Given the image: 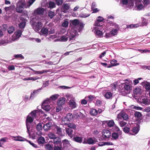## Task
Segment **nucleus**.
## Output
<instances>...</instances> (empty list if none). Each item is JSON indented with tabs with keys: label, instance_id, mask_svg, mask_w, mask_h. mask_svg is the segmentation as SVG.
<instances>
[{
	"label": "nucleus",
	"instance_id": "nucleus-1",
	"mask_svg": "<svg viewBox=\"0 0 150 150\" xmlns=\"http://www.w3.org/2000/svg\"><path fill=\"white\" fill-rule=\"evenodd\" d=\"M39 111L37 110H35L30 113L27 117L26 119V125L27 128V132L30 133V124L33 122L34 120L36 119L38 116L40 114Z\"/></svg>",
	"mask_w": 150,
	"mask_h": 150
},
{
	"label": "nucleus",
	"instance_id": "nucleus-2",
	"mask_svg": "<svg viewBox=\"0 0 150 150\" xmlns=\"http://www.w3.org/2000/svg\"><path fill=\"white\" fill-rule=\"evenodd\" d=\"M35 1V0H19L17 4L16 11L18 13H21L23 10V8H29Z\"/></svg>",
	"mask_w": 150,
	"mask_h": 150
},
{
	"label": "nucleus",
	"instance_id": "nucleus-3",
	"mask_svg": "<svg viewBox=\"0 0 150 150\" xmlns=\"http://www.w3.org/2000/svg\"><path fill=\"white\" fill-rule=\"evenodd\" d=\"M77 34V30L74 28H72L70 31H68L67 34L62 36L59 39H57V41L65 42L67 40L68 38L69 40L74 39V38Z\"/></svg>",
	"mask_w": 150,
	"mask_h": 150
},
{
	"label": "nucleus",
	"instance_id": "nucleus-4",
	"mask_svg": "<svg viewBox=\"0 0 150 150\" xmlns=\"http://www.w3.org/2000/svg\"><path fill=\"white\" fill-rule=\"evenodd\" d=\"M105 26H95L93 29V31L95 32L96 35L99 37H101L103 36V34L105 31V30L104 29Z\"/></svg>",
	"mask_w": 150,
	"mask_h": 150
},
{
	"label": "nucleus",
	"instance_id": "nucleus-5",
	"mask_svg": "<svg viewBox=\"0 0 150 150\" xmlns=\"http://www.w3.org/2000/svg\"><path fill=\"white\" fill-rule=\"evenodd\" d=\"M138 101L140 103L143 104L145 105L150 104V91L149 95L146 96H141L138 99Z\"/></svg>",
	"mask_w": 150,
	"mask_h": 150
},
{
	"label": "nucleus",
	"instance_id": "nucleus-6",
	"mask_svg": "<svg viewBox=\"0 0 150 150\" xmlns=\"http://www.w3.org/2000/svg\"><path fill=\"white\" fill-rule=\"evenodd\" d=\"M52 106L49 98H47L43 102L42 108L44 110L47 112L52 108Z\"/></svg>",
	"mask_w": 150,
	"mask_h": 150
},
{
	"label": "nucleus",
	"instance_id": "nucleus-7",
	"mask_svg": "<svg viewBox=\"0 0 150 150\" xmlns=\"http://www.w3.org/2000/svg\"><path fill=\"white\" fill-rule=\"evenodd\" d=\"M123 86L124 90L122 91V94L123 96H125L130 93L132 89V87L131 85L128 83H125Z\"/></svg>",
	"mask_w": 150,
	"mask_h": 150
},
{
	"label": "nucleus",
	"instance_id": "nucleus-8",
	"mask_svg": "<svg viewBox=\"0 0 150 150\" xmlns=\"http://www.w3.org/2000/svg\"><path fill=\"white\" fill-rule=\"evenodd\" d=\"M65 99L63 97L59 98L57 102V112H59L62 109V105L65 102Z\"/></svg>",
	"mask_w": 150,
	"mask_h": 150
},
{
	"label": "nucleus",
	"instance_id": "nucleus-9",
	"mask_svg": "<svg viewBox=\"0 0 150 150\" xmlns=\"http://www.w3.org/2000/svg\"><path fill=\"white\" fill-rule=\"evenodd\" d=\"M13 140L14 141H28L23 138L20 136H10L9 138L8 137H4L2 138L0 141H6L8 140Z\"/></svg>",
	"mask_w": 150,
	"mask_h": 150
},
{
	"label": "nucleus",
	"instance_id": "nucleus-10",
	"mask_svg": "<svg viewBox=\"0 0 150 150\" xmlns=\"http://www.w3.org/2000/svg\"><path fill=\"white\" fill-rule=\"evenodd\" d=\"M70 141H57V144L63 143L64 150H71L72 146L70 144Z\"/></svg>",
	"mask_w": 150,
	"mask_h": 150
},
{
	"label": "nucleus",
	"instance_id": "nucleus-11",
	"mask_svg": "<svg viewBox=\"0 0 150 150\" xmlns=\"http://www.w3.org/2000/svg\"><path fill=\"white\" fill-rule=\"evenodd\" d=\"M42 26V24L41 22H37L34 23L33 28L35 31L37 32L40 29Z\"/></svg>",
	"mask_w": 150,
	"mask_h": 150
},
{
	"label": "nucleus",
	"instance_id": "nucleus-12",
	"mask_svg": "<svg viewBox=\"0 0 150 150\" xmlns=\"http://www.w3.org/2000/svg\"><path fill=\"white\" fill-rule=\"evenodd\" d=\"M103 18L100 16H99L97 21L95 22L94 23V26H99L100 27L101 26H105L103 25Z\"/></svg>",
	"mask_w": 150,
	"mask_h": 150
},
{
	"label": "nucleus",
	"instance_id": "nucleus-13",
	"mask_svg": "<svg viewBox=\"0 0 150 150\" xmlns=\"http://www.w3.org/2000/svg\"><path fill=\"white\" fill-rule=\"evenodd\" d=\"M70 9V5L69 4L66 3L63 4L61 8V11L66 13L69 11Z\"/></svg>",
	"mask_w": 150,
	"mask_h": 150
},
{
	"label": "nucleus",
	"instance_id": "nucleus-14",
	"mask_svg": "<svg viewBox=\"0 0 150 150\" xmlns=\"http://www.w3.org/2000/svg\"><path fill=\"white\" fill-rule=\"evenodd\" d=\"M45 11V9L42 8H38L34 10L33 14L36 15H37L42 14Z\"/></svg>",
	"mask_w": 150,
	"mask_h": 150
},
{
	"label": "nucleus",
	"instance_id": "nucleus-15",
	"mask_svg": "<svg viewBox=\"0 0 150 150\" xmlns=\"http://www.w3.org/2000/svg\"><path fill=\"white\" fill-rule=\"evenodd\" d=\"M103 137L105 138H108L111 135L110 132L109 130L106 129L103 130L102 132Z\"/></svg>",
	"mask_w": 150,
	"mask_h": 150
},
{
	"label": "nucleus",
	"instance_id": "nucleus-16",
	"mask_svg": "<svg viewBox=\"0 0 150 150\" xmlns=\"http://www.w3.org/2000/svg\"><path fill=\"white\" fill-rule=\"evenodd\" d=\"M15 8V6L14 5H11L9 7H5L4 8V9L7 13L10 14L11 13Z\"/></svg>",
	"mask_w": 150,
	"mask_h": 150
},
{
	"label": "nucleus",
	"instance_id": "nucleus-17",
	"mask_svg": "<svg viewBox=\"0 0 150 150\" xmlns=\"http://www.w3.org/2000/svg\"><path fill=\"white\" fill-rule=\"evenodd\" d=\"M143 91L140 87L136 88L133 91V93L134 95L139 96L142 93Z\"/></svg>",
	"mask_w": 150,
	"mask_h": 150
},
{
	"label": "nucleus",
	"instance_id": "nucleus-18",
	"mask_svg": "<svg viewBox=\"0 0 150 150\" xmlns=\"http://www.w3.org/2000/svg\"><path fill=\"white\" fill-rule=\"evenodd\" d=\"M120 116L122 117L123 119L125 120H127L128 119V115L125 113H123L122 112H120L118 115L117 118L118 120L120 118Z\"/></svg>",
	"mask_w": 150,
	"mask_h": 150
},
{
	"label": "nucleus",
	"instance_id": "nucleus-19",
	"mask_svg": "<svg viewBox=\"0 0 150 150\" xmlns=\"http://www.w3.org/2000/svg\"><path fill=\"white\" fill-rule=\"evenodd\" d=\"M48 32V29L47 28L44 27L42 29L39 34L40 35H44L46 36L47 35Z\"/></svg>",
	"mask_w": 150,
	"mask_h": 150
},
{
	"label": "nucleus",
	"instance_id": "nucleus-20",
	"mask_svg": "<svg viewBox=\"0 0 150 150\" xmlns=\"http://www.w3.org/2000/svg\"><path fill=\"white\" fill-rule=\"evenodd\" d=\"M99 145V146H102L106 145L108 146L112 145H113L114 144L112 142L110 141H107L105 142H103V141L102 142L100 141Z\"/></svg>",
	"mask_w": 150,
	"mask_h": 150
},
{
	"label": "nucleus",
	"instance_id": "nucleus-21",
	"mask_svg": "<svg viewBox=\"0 0 150 150\" xmlns=\"http://www.w3.org/2000/svg\"><path fill=\"white\" fill-rule=\"evenodd\" d=\"M40 112L41 113L42 115L43 116H44L45 117V118H43L42 119V122H47V123H50L49 122V120H50V118L48 117H47L46 118L45 117H47V115L44 113L43 111H42V110H41L40 111Z\"/></svg>",
	"mask_w": 150,
	"mask_h": 150
},
{
	"label": "nucleus",
	"instance_id": "nucleus-22",
	"mask_svg": "<svg viewBox=\"0 0 150 150\" xmlns=\"http://www.w3.org/2000/svg\"><path fill=\"white\" fill-rule=\"evenodd\" d=\"M142 84L143 86H144L147 90H150V83L147 81H144L142 82Z\"/></svg>",
	"mask_w": 150,
	"mask_h": 150
},
{
	"label": "nucleus",
	"instance_id": "nucleus-23",
	"mask_svg": "<svg viewBox=\"0 0 150 150\" xmlns=\"http://www.w3.org/2000/svg\"><path fill=\"white\" fill-rule=\"evenodd\" d=\"M77 142L81 143L84 144H89L90 145H93L95 144L96 142H98V141H75Z\"/></svg>",
	"mask_w": 150,
	"mask_h": 150
},
{
	"label": "nucleus",
	"instance_id": "nucleus-24",
	"mask_svg": "<svg viewBox=\"0 0 150 150\" xmlns=\"http://www.w3.org/2000/svg\"><path fill=\"white\" fill-rule=\"evenodd\" d=\"M139 130V128L137 127H134L132 130L130 132L129 134L132 135H134L137 134Z\"/></svg>",
	"mask_w": 150,
	"mask_h": 150
},
{
	"label": "nucleus",
	"instance_id": "nucleus-25",
	"mask_svg": "<svg viewBox=\"0 0 150 150\" xmlns=\"http://www.w3.org/2000/svg\"><path fill=\"white\" fill-rule=\"evenodd\" d=\"M52 125V124L51 123H47L45 124L44 125L43 128L45 131H47L50 129Z\"/></svg>",
	"mask_w": 150,
	"mask_h": 150
},
{
	"label": "nucleus",
	"instance_id": "nucleus-26",
	"mask_svg": "<svg viewBox=\"0 0 150 150\" xmlns=\"http://www.w3.org/2000/svg\"><path fill=\"white\" fill-rule=\"evenodd\" d=\"M112 131L117 132L119 135H121L122 133V131L120 130L119 127L115 125L113 127Z\"/></svg>",
	"mask_w": 150,
	"mask_h": 150
},
{
	"label": "nucleus",
	"instance_id": "nucleus-27",
	"mask_svg": "<svg viewBox=\"0 0 150 150\" xmlns=\"http://www.w3.org/2000/svg\"><path fill=\"white\" fill-rule=\"evenodd\" d=\"M73 118V116L72 114L69 113L67 114L65 117V119L67 121L70 122Z\"/></svg>",
	"mask_w": 150,
	"mask_h": 150
},
{
	"label": "nucleus",
	"instance_id": "nucleus-28",
	"mask_svg": "<svg viewBox=\"0 0 150 150\" xmlns=\"http://www.w3.org/2000/svg\"><path fill=\"white\" fill-rule=\"evenodd\" d=\"M66 132L67 134H68L69 137L71 138L73 137V135L72 134L73 130L71 128H66Z\"/></svg>",
	"mask_w": 150,
	"mask_h": 150
},
{
	"label": "nucleus",
	"instance_id": "nucleus-29",
	"mask_svg": "<svg viewBox=\"0 0 150 150\" xmlns=\"http://www.w3.org/2000/svg\"><path fill=\"white\" fill-rule=\"evenodd\" d=\"M105 122L107 124L108 126L110 127H113L115 125V123L113 120L106 121Z\"/></svg>",
	"mask_w": 150,
	"mask_h": 150
},
{
	"label": "nucleus",
	"instance_id": "nucleus-30",
	"mask_svg": "<svg viewBox=\"0 0 150 150\" xmlns=\"http://www.w3.org/2000/svg\"><path fill=\"white\" fill-rule=\"evenodd\" d=\"M69 106L72 108H74L76 107V103L73 100H71L69 101Z\"/></svg>",
	"mask_w": 150,
	"mask_h": 150
},
{
	"label": "nucleus",
	"instance_id": "nucleus-31",
	"mask_svg": "<svg viewBox=\"0 0 150 150\" xmlns=\"http://www.w3.org/2000/svg\"><path fill=\"white\" fill-rule=\"evenodd\" d=\"M117 61L116 60L114 59L112 60L110 62L111 65H109L107 67L108 68H110L112 66L118 65L119 64H117Z\"/></svg>",
	"mask_w": 150,
	"mask_h": 150
},
{
	"label": "nucleus",
	"instance_id": "nucleus-32",
	"mask_svg": "<svg viewBox=\"0 0 150 150\" xmlns=\"http://www.w3.org/2000/svg\"><path fill=\"white\" fill-rule=\"evenodd\" d=\"M48 72V71L46 70H43L41 71H36L34 70V72L35 74H42L45 73H47Z\"/></svg>",
	"mask_w": 150,
	"mask_h": 150
},
{
	"label": "nucleus",
	"instance_id": "nucleus-33",
	"mask_svg": "<svg viewBox=\"0 0 150 150\" xmlns=\"http://www.w3.org/2000/svg\"><path fill=\"white\" fill-rule=\"evenodd\" d=\"M45 148L46 150H52L53 148V145L48 143L45 145Z\"/></svg>",
	"mask_w": 150,
	"mask_h": 150
},
{
	"label": "nucleus",
	"instance_id": "nucleus-34",
	"mask_svg": "<svg viewBox=\"0 0 150 150\" xmlns=\"http://www.w3.org/2000/svg\"><path fill=\"white\" fill-rule=\"evenodd\" d=\"M15 28L13 26L9 27L7 29L8 33L9 34L12 33L15 31Z\"/></svg>",
	"mask_w": 150,
	"mask_h": 150
},
{
	"label": "nucleus",
	"instance_id": "nucleus-35",
	"mask_svg": "<svg viewBox=\"0 0 150 150\" xmlns=\"http://www.w3.org/2000/svg\"><path fill=\"white\" fill-rule=\"evenodd\" d=\"M91 114L93 116H96L97 115V110L95 109H92L90 111Z\"/></svg>",
	"mask_w": 150,
	"mask_h": 150
},
{
	"label": "nucleus",
	"instance_id": "nucleus-36",
	"mask_svg": "<svg viewBox=\"0 0 150 150\" xmlns=\"http://www.w3.org/2000/svg\"><path fill=\"white\" fill-rule=\"evenodd\" d=\"M104 96L106 99H110L112 96V94L111 92H107L105 94Z\"/></svg>",
	"mask_w": 150,
	"mask_h": 150
},
{
	"label": "nucleus",
	"instance_id": "nucleus-37",
	"mask_svg": "<svg viewBox=\"0 0 150 150\" xmlns=\"http://www.w3.org/2000/svg\"><path fill=\"white\" fill-rule=\"evenodd\" d=\"M39 78L37 77H28L26 78H24L23 79L24 81L25 80H32L35 81V80L39 79Z\"/></svg>",
	"mask_w": 150,
	"mask_h": 150
},
{
	"label": "nucleus",
	"instance_id": "nucleus-38",
	"mask_svg": "<svg viewBox=\"0 0 150 150\" xmlns=\"http://www.w3.org/2000/svg\"><path fill=\"white\" fill-rule=\"evenodd\" d=\"M135 117L138 119H140L142 118V114L141 112H136L134 114Z\"/></svg>",
	"mask_w": 150,
	"mask_h": 150
},
{
	"label": "nucleus",
	"instance_id": "nucleus-39",
	"mask_svg": "<svg viewBox=\"0 0 150 150\" xmlns=\"http://www.w3.org/2000/svg\"><path fill=\"white\" fill-rule=\"evenodd\" d=\"M26 22L25 21H23L18 24V26L19 27L21 28H23L26 25Z\"/></svg>",
	"mask_w": 150,
	"mask_h": 150
},
{
	"label": "nucleus",
	"instance_id": "nucleus-40",
	"mask_svg": "<svg viewBox=\"0 0 150 150\" xmlns=\"http://www.w3.org/2000/svg\"><path fill=\"white\" fill-rule=\"evenodd\" d=\"M42 128H43V127H42V123H39L37 125L36 129L38 131H40L42 130Z\"/></svg>",
	"mask_w": 150,
	"mask_h": 150
},
{
	"label": "nucleus",
	"instance_id": "nucleus-41",
	"mask_svg": "<svg viewBox=\"0 0 150 150\" xmlns=\"http://www.w3.org/2000/svg\"><path fill=\"white\" fill-rule=\"evenodd\" d=\"M37 93L34 92V90L33 91V92L31 93L30 96V100H33L34 98L37 95Z\"/></svg>",
	"mask_w": 150,
	"mask_h": 150
},
{
	"label": "nucleus",
	"instance_id": "nucleus-42",
	"mask_svg": "<svg viewBox=\"0 0 150 150\" xmlns=\"http://www.w3.org/2000/svg\"><path fill=\"white\" fill-rule=\"evenodd\" d=\"M142 22L141 24L142 26H146L147 24V21L146 19L144 18H142Z\"/></svg>",
	"mask_w": 150,
	"mask_h": 150
},
{
	"label": "nucleus",
	"instance_id": "nucleus-43",
	"mask_svg": "<svg viewBox=\"0 0 150 150\" xmlns=\"http://www.w3.org/2000/svg\"><path fill=\"white\" fill-rule=\"evenodd\" d=\"M118 133L116 132H113L112 134V137L114 140H116L118 137V135H120Z\"/></svg>",
	"mask_w": 150,
	"mask_h": 150
},
{
	"label": "nucleus",
	"instance_id": "nucleus-44",
	"mask_svg": "<svg viewBox=\"0 0 150 150\" xmlns=\"http://www.w3.org/2000/svg\"><path fill=\"white\" fill-rule=\"evenodd\" d=\"M107 23L109 25H110V26H114L115 28H118V25L115 23H114L112 21H110L108 22Z\"/></svg>",
	"mask_w": 150,
	"mask_h": 150
},
{
	"label": "nucleus",
	"instance_id": "nucleus-45",
	"mask_svg": "<svg viewBox=\"0 0 150 150\" xmlns=\"http://www.w3.org/2000/svg\"><path fill=\"white\" fill-rule=\"evenodd\" d=\"M139 26V25L137 24L129 25H127L126 28H136Z\"/></svg>",
	"mask_w": 150,
	"mask_h": 150
},
{
	"label": "nucleus",
	"instance_id": "nucleus-46",
	"mask_svg": "<svg viewBox=\"0 0 150 150\" xmlns=\"http://www.w3.org/2000/svg\"><path fill=\"white\" fill-rule=\"evenodd\" d=\"M5 38L7 41V42H8V43H10L13 42L11 37V38L9 36H7L5 37Z\"/></svg>",
	"mask_w": 150,
	"mask_h": 150
},
{
	"label": "nucleus",
	"instance_id": "nucleus-47",
	"mask_svg": "<svg viewBox=\"0 0 150 150\" xmlns=\"http://www.w3.org/2000/svg\"><path fill=\"white\" fill-rule=\"evenodd\" d=\"M67 125L69 127L73 129H75L76 127V125L74 123H69Z\"/></svg>",
	"mask_w": 150,
	"mask_h": 150
},
{
	"label": "nucleus",
	"instance_id": "nucleus-48",
	"mask_svg": "<svg viewBox=\"0 0 150 150\" xmlns=\"http://www.w3.org/2000/svg\"><path fill=\"white\" fill-rule=\"evenodd\" d=\"M49 137L51 139H54L56 138L55 135L52 133H50L48 135Z\"/></svg>",
	"mask_w": 150,
	"mask_h": 150
},
{
	"label": "nucleus",
	"instance_id": "nucleus-49",
	"mask_svg": "<svg viewBox=\"0 0 150 150\" xmlns=\"http://www.w3.org/2000/svg\"><path fill=\"white\" fill-rule=\"evenodd\" d=\"M89 14H86L85 13H82L80 14L79 15V16L80 18H86L88 16H90Z\"/></svg>",
	"mask_w": 150,
	"mask_h": 150
},
{
	"label": "nucleus",
	"instance_id": "nucleus-50",
	"mask_svg": "<svg viewBox=\"0 0 150 150\" xmlns=\"http://www.w3.org/2000/svg\"><path fill=\"white\" fill-rule=\"evenodd\" d=\"M14 34L19 38L21 35L22 31L21 30H18Z\"/></svg>",
	"mask_w": 150,
	"mask_h": 150
},
{
	"label": "nucleus",
	"instance_id": "nucleus-51",
	"mask_svg": "<svg viewBox=\"0 0 150 150\" xmlns=\"http://www.w3.org/2000/svg\"><path fill=\"white\" fill-rule=\"evenodd\" d=\"M62 130L61 128L58 127L57 126V134H58L59 135L60 137H61L62 135Z\"/></svg>",
	"mask_w": 150,
	"mask_h": 150
},
{
	"label": "nucleus",
	"instance_id": "nucleus-52",
	"mask_svg": "<svg viewBox=\"0 0 150 150\" xmlns=\"http://www.w3.org/2000/svg\"><path fill=\"white\" fill-rule=\"evenodd\" d=\"M119 123L120 127H123L125 126L126 125L127 123L123 121H120L119 122Z\"/></svg>",
	"mask_w": 150,
	"mask_h": 150
},
{
	"label": "nucleus",
	"instance_id": "nucleus-53",
	"mask_svg": "<svg viewBox=\"0 0 150 150\" xmlns=\"http://www.w3.org/2000/svg\"><path fill=\"white\" fill-rule=\"evenodd\" d=\"M116 84L117 83L115 82L111 85V87L112 91H115L116 90V88L117 86Z\"/></svg>",
	"mask_w": 150,
	"mask_h": 150
},
{
	"label": "nucleus",
	"instance_id": "nucleus-54",
	"mask_svg": "<svg viewBox=\"0 0 150 150\" xmlns=\"http://www.w3.org/2000/svg\"><path fill=\"white\" fill-rule=\"evenodd\" d=\"M49 98L50 99V102L51 100L52 101H55L56 100V95L54 94L52 95Z\"/></svg>",
	"mask_w": 150,
	"mask_h": 150
},
{
	"label": "nucleus",
	"instance_id": "nucleus-55",
	"mask_svg": "<svg viewBox=\"0 0 150 150\" xmlns=\"http://www.w3.org/2000/svg\"><path fill=\"white\" fill-rule=\"evenodd\" d=\"M11 39H12L13 42L18 39L19 38L17 37L16 35L14 34L11 37Z\"/></svg>",
	"mask_w": 150,
	"mask_h": 150
},
{
	"label": "nucleus",
	"instance_id": "nucleus-56",
	"mask_svg": "<svg viewBox=\"0 0 150 150\" xmlns=\"http://www.w3.org/2000/svg\"><path fill=\"white\" fill-rule=\"evenodd\" d=\"M49 7L51 8H52L55 7V4L54 2L50 1L49 4Z\"/></svg>",
	"mask_w": 150,
	"mask_h": 150
},
{
	"label": "nucleus",
	"instance_id": "nucleus-57",
	"mask_svg": "<svg viewBox=\"0 0 150 150\" xmlns=\"http://www.w3.org/2000/svg\"><path fill=\"white\" fill-rule=\"evenodd\" d=\"M14 56L16 58H20L21 59H23L24 58V57L21 54H16Z\"/></svg>",
	"mask_w": 150,
	"mask_h": 150
},
{
	"label": "nucleus",
	"instance_id": "nucleus-58",
	"mask_svg": "<svg viewBox=\"0 0 150 150\" xmlns=\"http://www.w3.org/2000/svg\"><path fill=\"white\" fill-rule=\"evenodd\" d=\"M99 142L97 145H95L94 146H92L90 149V150H95L96 149V148H97L99 146H99Z\"/></svg>",
	"mask_w": 150,
	"mask_h": 150
},
{
	"label": "nucleus",
	"instance_id": "nucleus-59",
	"mask_svg": "<svg viewBox=\"0 0 150 150\" xmlns=\"http://www.w3.org/2000/svg\"><path fill=\"white\" fill-rule=\"evenodd\" d=\"M28 142L30 145L32 146L33 147L35 148H37L38 147L37 145L34 144L32 142V141H26Z\"/></svg>",
	"mask_w": 150,
	"mask_h": 150
},
{
	"label": "nucleus",
	"instance_id": "nucleus-60",
	"mask_svg": "<svg viewBox=\"0 0 150 150\" xmlns=\"http://www.w3.org/2000/svg\"><path fill=\"white\" fill-rule=\"evenodd\" d=\"M72 23L75 26L79 24V21L77 19L74 20L72 21Z\"/></svg>",
	"mask_w": 150,
	"mask_h": 150
},
{
	"label": "nucleus",
	"instance_id": "nucleus-61",
	"mask_svg": "<svg viewBox=\"0 0 150 150\" xmlns=\"http://www.w3.org/2000/svg\"><path fill=\"white\" fill-rule=\"evenodd\" d=\"M94 98L93 96L90 95L88 97H86V98L89 101H91L93 100Z\"/></svg>",
	"mask_w": 150,
	"mask_h": 150
},
{
	"label": "nucleus",
	"instance_id": "nucleus-62",
	"mask_svg": "<svg viewBox=\"0 0 150 150\" xmlns=\"http://www.w3.org/2000/svg\"><path fill=\"white\" fill-rule=\"evenodd\" d=\"M48 15L51 18H52L54 16V13L51 11H49L48 13Z\"/></svg>",
	"mask_w": 150,
	"mask_h": 150
},
{
	"label": "nucleus",
	"instance_id": "nucleus-63",
	"mask_svg": "<svg viewBox=\"0 0 150 150\" xmlns=\"http://www.w3.org/2000/svg\"><path fill=\"white\" fill-rule=\"evenodd\" d=\"M110 32L112 36H113L117 34V29H113Z\"/></svg>",
	"mask_w": 150,
	"mask_h": 150
},
{
	"label": "nucleus",
	"instance_id": "nucleus-64",
	"mask_svg": "<svg viewBox=\"0 0 150 150\" xmlns=\"http://www.w3.org/2000/svg\"><path fill=\"white\" fill-rule=\"evenodd\" d=\"M123 131L125 132L128 133L130 131V128L127 127H125L124 128Z\"/></svg>",
	"mask_w": 150,
	"mask_h": 150
}]
</instances>
